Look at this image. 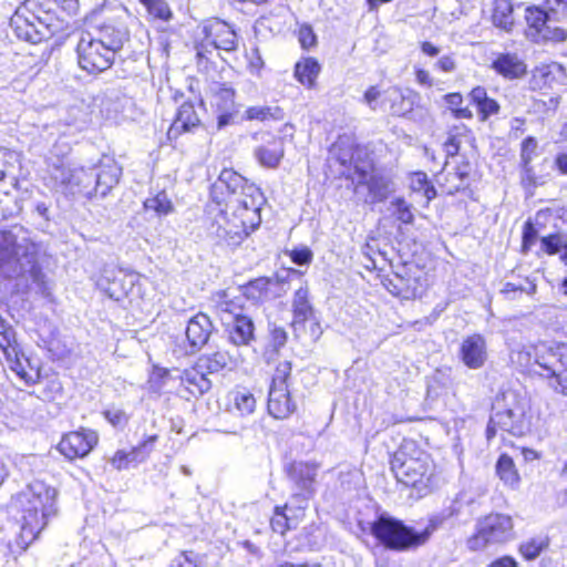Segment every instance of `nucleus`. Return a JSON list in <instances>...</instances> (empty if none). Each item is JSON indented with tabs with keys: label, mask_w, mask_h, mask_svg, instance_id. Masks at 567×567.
Masks as SVG:
<instances>
[{
	"label": "nucleus",
	"mask_w": 567,
	"mask_h": 567,
	"mask_svg": "<svg viewBox=\"0 0 567 567\" xmlns=\"http://www.w3.org/2000/svg\"><path fill=\"white\" fill-rule=\"evenodd\" d=\"M76 9V0H25L11 18V27L19 39L38 43L62 31L65 16Z\"/></svg>",
	"instance_id": "1"
},
{
	"label": "nucleus",
	"mask_w": 567,
	"mask_h": 567,
	"mask_svg": "<svg viewBox=\"0 0 567 567\" xmlns=\"http://www.w3.org/2000/svg\"><path fill=\"white\" fill-rule=\"evenodd\" d=\"M35 244L30 233L22 226H14L9 230L0 231V275L18 277L30 271L37 278Z\"/></svg>",
	"instance_id": "2"
},
{
	"label": "nucleus",
	"mask_w": 567,
	"mask_h": 567,
	"mask_svg": "<svg viewBox=\"0 0 567 567\" xmlns=\"http://www.w3.org/2000/svg\"><path fill=\"white\" fill-rule=\"evenodd\" d=\"M122 45L123 33L112 27L103 28L99 38L85 33L76 47L79 65L90 74L101 73L113 64L115 52Z\"/></svg>",
	"instance_id": "3"
},
{
	"label": "nucleus",
	"mask_w": 567,
	"mask_h": 567,
	"mask_svg": "<svg viewBox=\"0 0 567 567\" xmlns=\"http://www.w3.org/2000/svg\"><path fill=\"white\" fill-rule=\"evenodd\" d=\"M56 496L54 487L35 480L14 497L13 506L22 519L42 530L49 518L56 515Z\"/></svg>",
	"instance_id": "4"
},
{
	"label": "nucleus",
	"mask_w": 567,
	"mask_h": 567,
	"mask_svg": "<svg viewBox=\"0 0 567 567\" xmlns=\"http://www.w3.org/2000/svg\"><path fill=\"white\" fill-rule=\"evenodd\" d=\"M396 480L406 486L429 488L434 476V464L427 453L413 443H405L391 462Z\"/></svg>",
	"instance_id": "5"
},
{
	"label": "nucleus",
	"mask_w": 567,
	"mask_h": 567,
	"mask_svg": "<svg viewBox=\"0 0 567 567\" xmlns=\"http://www.w3.org/2000/svg\"><path fill=\"white\" fill-rule=\"evenodd\" d=\"M372 535L385 547L394 550H406L426 543L431 535L430 528L415 532L401 520L381 515L371 527Z\"/></svg>",
	"instance_id": "6"
},
{
	"label": "nucleus",
	"mask_w": 567,
	"mask_h": 567,
	"mask_svg": "<svg viewBox=\"0 0 567 567\" xmlns=\"http://www.w3.org/2000/svg\"><path fill=\"white\" fill-rule=\"evenodd\" d=\"M512 517L501 513H491L477 519L475 533L467 538V548L472 551L484 550L513 538Z\"/></svg>",
	"instance_id": "7"
},
{
	"label": "nucleus",
	"mask_w": 567,
	"mask_h": 567,
	"mask_svg": "<svg viewBox=\"0 0 567 567\" xmlns=\"http://www.w3.org/2000/svg\"><path fill=\"white\" fill-rule=\"evenodd\" d=\"M40 533L39 528H33L32 524L17 514L13 519L0 525V556L6 563L16 560Z\"/></svg>",
	"instance_id": "8"
},
{
	"label": "nucleus",
	"mask_w": 567,
	"mask_h": 567,
	"mask_svg": "<svg viewBox=\"0 0 567 567\" xmlns=\"http://www.w3.org/2000/svg\"><path fill=\"white\" fill-rule=\"evenodd\" d=\"M506 405L504 409H497L491 416L487 426V439L496 434V429L506 431L513 435H523L526 429L525 415L526 403L524 399L515 393L504 396Z\"/></svg>",
	"instance_id": "9"
},
{
	"label": "nucleus",
	"mask_w": 567,
	"mask_h": 567,
	"mask_svg": "<svg viewBox=\"0 0 567 567\" xmlns=\"http://www.w3.org/2000/svg\"><path fill=\"white\" fill-rule=\"evenodd\" d=\"M558 342H540L538 344H523L518 346L511 351V361L523 369H532L533 367H537L538 370H533L535 373L539 374L542 378L548 381V385L555 390L556 374H550V370L548 369L551 364L547 363L543 360V355H546V350H550V353L554 354L556 348L559 347Z\"/></svg>",
	"instance_id": "10"
},
{
	"label": "nucleus",
	"mask_w": 567,
	"mask_h": 567,
	"mask_svg": "<svg viewBox=\"0 0 567 567\" xmlns=\"http://www.w3.org/2000/svg\"><path fill=\"white\" fill-rule=\"evenodd\" d=\"M218 308L229 341L235 346H248L254 340L255 331L251 318L243 315L241 308L233 301H221Z\"/></svg>",
	"instance_id": "11"
},
{
	"label": "nucleus",
	"mask_w": 567,
	"mask_h": 567,
	"mask_svg": "<svg viewBox=\"0 0 567 567\" xmlns=\"http://www.w3.org/2000/svg\"><path fill=\"white\" fill-rule=\"evenodd\" d=\"M203 39L196 44L197 56L208 59L213 50L233 51L237 47L235 31L224 21L212 20L202 28Z\"/></svg>",
	"instance_id": "12"
},
{
	"label": "nucleus",
	"mask_w": 567,
	"mask_h": 567,
	"mask_svg": "<svg viewBox=\"0 0 567 567\" xmlns=\"http://www.w3.org/2000/svg\"><path fill=\"white\" fill-rule=\"evenodd\" d=\"M250 231L236 210L228 208L216 214L209 228V234L227 246L239 245Z\"/></svg>",
	"instance_id": "13"
},
{
	"label": "nucleus",
	"mask_w": 567,
	"mask_h": 567,
	"mask_svg": "<svg viewBox=\"0 0 567 567\" xmlns=\"http://www.w3.org/2000/svg\"><path fill=\"white\" fill-rule=\"evenodd\" d=\"M264 197L258 187L247 185L237 195L227 200V208L236 210V214L248 225L250 230H255L260 221V207Z\"/></svg>",
	"instance_id": "14"
},
{
	"label": "nucleus",
	"mask_w": 567,
	"mask_h": 567,
	"mask_svg": "<svg viewBox=\"0 0 567 567\" xmlns=\"http://www.w3.org/2000/svg\"><path fill=\"white\" fill-rule=\"evenodd\" d=\"M97 433L92 430L81 429L65 434L58 450L69 460L86 456L97 444Z\"/></svg>",
	"instance_id": "15"
},
{
	"label": "nucleus",
	"mask_w": 567,
	"mask_h": 567,
	"mask_svg": "<svg viewBox=\"0 0 567 567\" xmlns=\"http://www.w3.org/2000/svg\"><path fill=\"white\" fill-rule=\"evenodd\" d=\"M52 177L61 184L79 187L87 193L93 185V172L84 167H66L61 159L50 164Z\"/></svg>",
	"instance_id": "16"
},
{
	"label": "nucleus",
	"mask_w": 567,
	"mask_h": 567,
	"mask_svg": "<svg viewBox=\"0 0 567 567\" xmlns=\"http://www.w3.org/2000/svg\"><path fill=\"white\" fill-rule=\"evenodd\" d=\"M538 156V143L536 138L528 136L520 145V183L525 189L532 190L543 184L542 178L536 174L533 161Z\"/></svg>",
	"instance_id": "17"
},
{
	"label": "nucleus",
	"mask_w": 567,
	"mask_h": 567,
	"mask_svg": "<svg viewBox=\"0 0 567 567\" xmlns=\"http://www.w3.org/2000/svg\"><path fill=\"white\" fill-rule=\"evenodd\" d=\"M460 358L470 369L482 368L487 360L485 338L478 333L466 337L461 343Z\"/></svg>",
	"instance_id": "18"
},
{
	"label": "nucleus",
	"mask_w": 567,
	"mask_h": 567,
	"mask_svg": "<svg viewBox=\"0 0 567 567\" xmlns=\"http://www.w3.org/2000/svg\"><path fill=\"white\" fill-rule=\"evenodd\" d=\"M122 174L121 166L111 157H103L97 166V172L93 174L94 190L101 196L117 185Z\"/></svg>",
	"instance_id": "19"
},
{
	"label": "nucleus",
	"mask_w": 567,
	"mask_h": 567,
	"mask_svg": "<svg viewBox=\"0 0 567 567\" xmlns=\"http://www.w3.org/2000/svg\"><path fill=\"white\" fill-rule=\"evenodd\" d=\"M244 362V358L238 350L233 352L218 350L212 354L202 355L198 359L197 367L208 373H217L224 369L234 370Z\"/></svg>",
	"instance_id": "20"
},
{
	"label": "nucleus",
	"mask_w": 567,
	"mask_h": 567,
	"mask_svg": "<svg viewBox=\"0 0 567 567\" xmlns=\"http://www.w3.org/2000/svg\"><path fill=\"white\" fill-rule=\"evenodd\" d=\"M491 69L509 81L520 79L527 73L526 63L516 53L512 52L495 54Z\"/></svg>",
	"instance_id": "21"
},
{
	"label": "nucleus",
	"mask_w": 567,
	"mask_h": 567,
	"mask_svg": "<svg viewBox=\"0 0 567 567\" xmlns=\"http://www.w3.org/2000/svg\"><path fill=\"white\" fill-rule=\"evenodd\" d=\"M546 355L542 357L547 363L551 364L548 369L550 374H556L555 391L567 395V344L560 343L554 354L546 350Z\"/></svg>",
	"instance_id": "22"
},
{
	"label": "nucleus",
	"mask_w": 567,
	"mask_h": 567,
	"mask_svg": "<svg viewBox=\"0 0 567 567\" xmlns=\"http://www.w3.org/2000/svg\"><path fill=\"white\" fill-rule=\"evenodd\" d=\"M260 165L276 168L285 155L284 140L270 134H265L264 143L254 152Z\"/></svg>",
	"instance_id": "23"
},
{
	"label": "nucleus",
	"mask_w": 567,
	"mask_h": 567,
	"mask_svg": "<svg viewBox=\"0 0 567 567\" xmlns=\"http://www.w3.org/2000/svg\"><path fill=\"white\" fill-rule=\"evenodd\" d=\"M267 408L271 416L284 420L296 411L297 405L291 398L289 388L270 386Z\"/></svg>",
	"instance_id": "24"
},
{
	"label": "nucleus",
	"mask_w": 567,
	"mask_h": 567,
	"mask_svg": "<svg viewBox=\"0 0 567 567\" xmlns=\"http://www.w3.org/2000/svg\"><path fill=\"white\" fill-rule=\"evenodd\" d=\"M213 324L208 316L204 313H197L189 319L186 327V338L192 350L198 351L204 347L212 333Z\"/></svg>",
	"instance_id": "25"
},
{
	"label": "nucleus",
	"mask_w": 567,
	"mask_h": 567,
	"mask_svg": "<svg viewBox=\"0 0 567 567\" xmlns=\"http://www.w3.org/2000/svg\"><path fill=\"white\" fill-rule=\"evenodd\" d=\"M567 80L566 69L558 62L542 64L533 73L532 84L536 89L565 84Z\"/></svg>",
	"instance_id": "26"
},
{
	"label": "nucleus",
	"mask_w": 567,
	"mask_h": 567,
	"mask_svg": "<svg viewBox=\"0 0 567 567\" xmlns=\"http://www.w3.org/2000/svg\"><path fill=\"white\" fill-rule=\"evenodd\" d=\"M293 320L292 327L295 331L306 328L307 321L315 317L313 308L309 302V290L306 287L299 288L292 300Z\"/></svg>",
	"instance_id": "27"
},
{
	"label": "nucleus",
	"mask_w": 567,
	"mask_h": 567,
	"mask_svg": "<svg viewBox=\"0 0 567 567\" xmlns=\"http://www.w3.org/2000/svg\"><path fill=\"white\" fill-rule=\"evenodd\" d=\"M317 472L318 467L316 464L300 462L291 466V480L307 497L315 493Z\"/></svg>",
	"instance_id": "28"
},
{
	"label": "nucleus",
	"mask_w": 567,
	"mask_h": 567,
	"mask_svg": "<svg viewBox=\"0 0 567 567\" xmlns=\"http://www.w3.org/2000/svg\"><path fill=\"white\" fill-rule=\"evenodd\" d=\"M199 124V118L192 103H183L176 117L168 128V138H177L182 133L190 131Z\"/></svg>",
	"instance_id": "29"
},
{
	"label": "nucleus",
	"mask_w": 567,
	"mask_h": 567,
	"mask_svg": "<svg viewBox=\"0 0 567 567\" xmlns=\"http://www.w3.org/2000/svg\"><path fill=\"white\" fill-rule=\"evenodd\" d=\"M245 186H247V184L238 173L233 169H224L219 174L218 179L214 183L212 192L216 199L227 202L226 197L219 198L217 194L224 195V190H226L229 198H231L238 194V189L243 190Z\"/></svg>",
	"instance_id": "30"
},
{
	"label": "nucleus",
	"mask_w": 567,
	"mask_h": 567,
	"mask_svg": "<svg viewBox=\"0 0 567 567\" xmlns=\"http://www.w3.org/2000/svg\"><path fill=\"white\" fill-rule=\"evenodd\" d=\"M228 411L234 415L241 417L252 414L256 410V399L252 393L246 389H237L228 394Z\"/></svg>",
	"instance_id": "31"
},
{
	"label": "nucleus",
	"mask_w": 567,
	"mask_h": 567,
	"mask_svg": "<svg viewBox=\"0 0 567 567\" xmlns=\"http://www.w3.org/2000/svg\"><path fill=\"white\" fill-rule=\"evenodd\" d=\"M416 99L417 94L413 91L403 92L399 87H392L388 91L390 112L396 116H403L410 113Z\"/></svg>",
	"instance_id": "32"
},
{
	"label": "nucleus",
	"mask_w": 567,
	"mask_h": 567,
	"mask_svg": "<svg viewBox=\"0 0 567 567\" xmlns=\"http://www.w3.org/2000/svg\"><path fill=\"white\" fill-rule=\"evenodd\" d=\"M470 175V165L463 164L458 166L454 172L443 173L439 176V184L443 192L449 195H453L467 185Z\"/></svg>",
	"instance_id": "33"
},
{
	"label": "nucleus",
	"mask_w": 567,
	"mask_h": 567,
	"mask_svg": "<svg viewBox=\"0 0 567 567\" xmlns=\"http://www.w3.org/2000/svg\"><path fill=\"white\" fill-rule=\"evenodd\" d=\"M279 287L278 281L260 277L252 281H250L246 288L245 292L248 298L254 299L256 301H264L268 299H272L277 297V288Z\"/></svg>",
	"instance_id": "34"
},
{
	"label": "nucleus",
	"mask_w": 567,
	"mask_h": 567,
	"mask_svg": "<svg viewBox=\"0 0 567 567\" xmlns=\"http://www.w3.org/2000/svg\"><path fill=\"white\" fill-rule=\"evenodd\" d=\"M321 66L313 58H306L299 61L295 66V76L308 87H312L320 73Z\"/></svg>",
	"instance_id": "35"
},
{
	"label": "nucleus",
	"mask_w": 567,
	"mask_h": 567,
	"mask_svg": "<svg viewBox=\"0 0 567 567\" xmlns=\"http://www.w3.org/2000/svg\"><path fill=\"white\" fill-rule=\"evenodd\" d=\"M492 20L495 27L509 31L514 24L511 0H495Z\"/></svg>",
	"instance_id": "36"
},
{
	"label": "nucleus",
	"mask_w": 567,
	"mask_h": 567,
	"mask_svg": "<svg viewBox=\"0 0 567 567\" xmlns=\"http://www.w3.org/2000/svg\"><path fill=\"white\" fill-rule=\"evenodd\" d=\"M527 25H528V34L535 40L539 41L540 35L545 31L548 25V16L547 13L539 8H528L526 10L525 16Z\"/></svg>",
	"instance_id": "37"
},
{
	"label": "nucleus",
	"mask_w": 567,
	"mask_h": 567,
	"mask_svg": "<svg viewBox=\"0 0 567 567\" xmlns=\"http://www.w3.org/2000/svg\"><path fill=\"white\" fill-rule=\"evenodd\" d=\"M144 208L147 212H154L157 216H166L174 212V205L165 192L148 197L144 202Z\"/></svg>",
	"instance_id": "38"
},
{
	"label": "nucleus",
	"mask_w": 567,
	"mask_h": 567,
	"mask_svg": "<svg viewBox=\"0 0 567 567\" xmlns=\"http://www.w3.org/2000/svg\"><path fill=\"white\" fill-rule=\"evenodd\" d=\"M496 472L499 478L509 486H515L519 482V475L513 460L503 454L497 461Z\"/></svg>",
	"instance_id": "39"
},
{
	"label": "nucleus",
	"mask_w": 567,
	"mask_h": 567,
	"mask_svg": "<svg viewBox=\"0 0 567 567\" xmlns=\"http://www.w3.org/2000/svg\"><path fill=\"white\" fill-rule=\"evenodd\" d=\"M365 183L374 202L384 200L392 190L390 179L383 176L371 175Z\"/></svg>",
	"instance_id": "40"
},
{
	"label": "nucleus",
	"mask_w": 567,
	"mask_h": 567,
	"mask_svg": "<svg viewBox=\"0 0 567 567\" xmlns=\"http://www.w3.org/2000/svg\"><path fill=\"white\" fill-rule=\"evenodd\" d=\"M548 538L545 536H537L527 539L519 546V553L525 559L533 560L537 558L540 553L547 548Z\"/></svg>",
	"instance_id": "41"
},
{
	"label": "nucleus",
	"mask_w": 567,
	"mask_h": 567,
	"mask_svg": "<svg viewBox=\"0 0 567 567\" xmlns=\"http://www.w3.org/2000/svg\"><path fill=\"white\" fill-rule=\"evenodd\" d=\"M287 509V506L282 508L276 507L275 514L270 520L272 530L281 535H284L286 530L293 528L297 525L296 519L286 514Z\"/></svg>",
	"instance_id": "42"
},
{
	"label": "nucleus",
	"mask_w": 567,
	"mask_h": 567,
	"mask_svg": "<svg viewBox=\"0 0 567 567\" xmlns=\"http://www.w3.org/2000/svg\"><path fill=\"white\" fill-rule=\"evenodd\" d=\"M245 118L249 121H266L269 118H281V110L270 106H251L246 110Z\"/></svg>",
	"instance_id": "43"
},
{
	"label": "nucleus",
	"mask_w": 567,
	"mask_h": 567,
	"mask_svg": "<svg viewBox=\"0 0 567 567\" xmlns=\"http://www.w3.org/2000/svg\"><path fill=\"white\" fill-rule=\"evenodd\" d=\"M157 440L156 435L148 436L145 441H143L140 445L133 447L127 452L130 456V463H142L144 462L152 451V445Z\"/></svg>",
	"instance_id": "44"
},
{
	"label": "nucleus",
	"mask_w": 567,
	"mask_h": 567,
	"mask_svg": "<svg viewBox=\"0 0 567 567\" xmlns=\"http://www.w3.org/2000/svg\"><path fill=\"white\" fill-rule=\"evenodd\" d=\"M154 18L168 20L172 12L164 0H138Z\"/></svg>",
	"instance_id": "45"
},
{
	"label": "nucleus",
	"mask_w": 567,
	"mask_h": 567,
	"mask_svg": "<svg viewBox=\"0 0 567 567\" xmlns=\"http://www.w3.org/2000/svg\"><path fill=\"white\" fill-rule=\"evenodd\" d=\"M400 281V290L398 291V295L401 296L404 299H413L421 295L422 292V285L420 284L419 279L416 278H406L399 277Z\"/></svg>",
	"instance_id": "46"
},
{
	"label": "nucleus",
	"mask_w": 567,
	"mask_h": 567,
	"mask_svg": "<svg viewBox=\"0 0 567 567\" xmlns=\"http://www.w3.org/2000/svg\"><path fill=\"white\" fill-rule=\"evenodd\" d=\"M290 373L291 363L288 361L280 362L276 368L270 386L288 388L287 380L289 379Z\"/></svg>",
	"instance_id": "47"
},
{
	"label": "nucleus",
	"mask_w": 567,
	"mask_h": 567,
	"mask_svg": "<svg viewBox=\"0 0 567 567\" xmlns=\"http://www.w3.org/2000/svg\"><path fill=\"white\" fill-rule=\"evenodd\" d=\"M566 241L561 235H549L542 238V249L549 254L554 255L558 252L561 248H565Z\"/></svg>",
	"instance_id": "48"
},
{
	"label": "nucleus",
	"mask_w": 567,
	"mask_h": 567,
	"mask_svg": "<svg viewBox=\"0 0 567 567\" xmlns=\"http://www.w3.org/2000/svg\"><path fill=\"white\" fill-rule=\"evenodd\" d=\"M567 40V30L548 24L539 38V41L564 42Z\"/></svg>",
	"instance_id": "49"
},
{
	"label": "nucleus",
	"mask_w": 567,
	"mask_h": 567,
	"mask_svg": "<svg viewBox=\"0 0 567 567\" xmlns=\"http://www.w3.org/2000/svg\"><path fill=\"white\" fill-rule=\"evenodd\" d=\"M392 205L395 206L396 217L404 224H411L413 221V214L411 212V206L403 199L396 198L392 202Z\"/></svg>",
	"instance_id": "50"
},
{
	"label": "nucleus",
	"mask_w": 567,
	"mask_h": 567,
	"mask_svg": "<svg viewBox=\"0 0 567 567\" xmlns=\"http://www.w3.org/2000/svg\"><path fill=\"white\" fill-rule=\"evenodd\" d=\"M169 567H203L196 554L193 551L182 553Z\"/></svg>",
	"instance_id": "51"
},
{
	"label": "nucleus",
	"mask_w": 567,
	"mask_h": 567,
	"mask_svg": "<svg viewBox=\"0 0 567 567\" xmlns=\"http://www.w3.org/2000/svg\"><path fill=\"white\" fill-rule=\"evenodd\" d=\"M525 292L527 295H534L536 292V285L533 281L526 280L525 285H516L514 282H506L502 289V293L511 296L515 292Z\"/></svg>",
	"instance_id": "52"
},
{
	"label": "nucleus",
	"mask_w": 567,
	"mask_h": 567,
	"mask_svg": "<svg viewBox=\"0 0 567 567\" xmlns=\"http://www.w3.org/2000/svg\"><path fill=\"white\" fill-rule=\"evenodd\" d=\"M14 341L12 328L0 317V348L7 350Z\"/></svg>",
	"instance_id": "53"
},
{
	"label": "nucleus",
	"mask_w": 567,
	"mask_h": 567,
	"mask_svg": "<svg viewBox=\"0 0 567 567\" xmlns=\"http://www.w3.org/2000/svg\"><path fill=\"white\" fill-rule=\"evenodd\" d=\"M104 416L113 426H123L128 420L126 413L121 409L106 410Z\"/></svg>",
	"instance_id": "54"
},
{
	"label": "nucleus",
	"mask_w": 567,
	"mask_h": 567,
	"mask_svg": "<svg viewBox=\"0 0 567 567\" xmlns=\"http://www.w3.org/2000/svg\"><path fill=\"white\" fill-rule=\"evenodd\" d=\"M12 161H17V154L7 150H0V181H2L8 174H11L8 164Z\"/></svg>",
	"instance_id": "55"
},
{
	"label": "nucleus",
	"mask_w": 567,
	"mask_h": 567,
	"mask_svg": "<svg viewBox=\"0 0 567 567\" xmlns=\"http://www.w3.org/2000/svg\"><path fill=\"white\" fill-rule=\"evenodd\" d=\"M445 101L452 107V110L456 113L457 116L465 117V116L470 115V112L466 109L458 107L463 101L461 94L450 93L445 96Z\"/></svg>",
	"instance_id": "56"
},
{
	"label": "nucleus",
	"mask_w": 567,
	"mask_h": 567,
	"mask_svg": "<svg viewBox=\"0 0 567 567\" xmlns=\"http://www.w3.org/2000/svg\"><path fill=\"white\" fill-rule=\"evenodd\" d=\"M381 96V90L377 85L370 86L363 95V102L372 110H378V100Z\"/></svg>",
	"instance_id": "57"
},
{
	"label": "nucleus",
	"mask_w": 567,
	"mask_h": 567,
	"mask_svg": "<svg viewBox=\"0 0 567 567\" xmlns=\"http://www.w3.org/2000/svg\"><path fill=\"white\" fill-rule=\"evenodd\" d=\"M299 41L305 49H309L316 44V35L309 25H302L299 29Z\"/></svg>",
	"instance_id": "58"
},
{
	"label": "nucleus",
	"mask_w": 567,
	"mask_h": 567,
	"mask_svg": "<svg viewBox=\"0 0 567 567\" xmlns=\"http://www.w3.org/2000/svg\"><path fill=\"white\" fill-rule=\"evenodd\" d=\"M128 458H130V456L127 455L126 451L118 450L117 452H115V454L110 460V462L114 468H116L117 471H122V470L127 468L131 465Z\"/></svg>",
	"instance_id": "59"
},
{
	"label": "nucleus",
	"mask_w": 567,
	"mask_h": 567,
	"mask_svg": "<svg viewBox=\"0 0 567 567\" xmlns=\"http://www.w3.org/2000/svg\"><path fill=\"white\" fill-rule=\"evenodd\" d=\"M290 257L297 265H307L312 259V252L308 248L295 249L290 252Z\"/></svg>",
	"instance_id": "60"
},
{
	"label": "nucleus",
	"mask_w": 567,
	"mask_h": 567,
	"mask_svg": "<svg viewBox=\"0 0 567 567\" xmlns=\"http://www.w3.org/2000/svg\"><path fill=\"white\" fill-rule=\"evenodd\" d=\"M192 375L196 379L195 389L190 391H198L199 393H205L210 389V381L204 375V373L193 370Z\"/></svg>",
	"instance_id": "61"
},
{
	"label": "nucleus",
	"mask_w": 567,
	"mask_h": 567,
	"mask_svg": "<svg viewBox=\"0 0 567 567\" xmlns=\"http://www.w3.org/2000/svg\"><path fill=\"white\" fill-rule=\"evenodd\" d=\"M480 112L483 113L484 118L488 115L496 114L499 110L498 103L489 97H486L480 105H477Z\"/></svg>",
	"instance_id": "62"
},
{
	"label": "nucleus",
	"mask_w": 567,
	"mask_h": 567,
	"mask_svg": "<svg viewBox=\"0 0 567 567\" xmlns=\"http://www.w3.org/2000/svg\"><path fill=\"white\" fill-rule=\"evenodd\" d=\"M271 341L276 348H281L287 342V332L284 328L274 327L271 329Z\"/></svg>",
	"instance_id": "63"
},
{
	"label": "nucleus",
	"mask_w": 567,
	"mask_h": 567,
	"mask_svg": "<svg viewBox=\"0 0 567 567\" xmlns=\"http://www.w3.org/2000/svg\"><path fill=\"white\" fill-rule=\"evenodd\" d=\"M487 567H517V561L511 556H503L493 560Z\"/></svg>",
	"instance_id": "64"
}]
</instances>
